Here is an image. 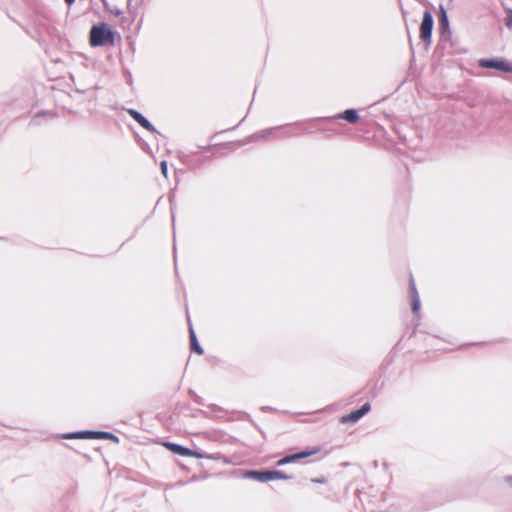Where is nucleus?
<instances>
[{"mask_svg":"<svg viewBox=\"0 0 512 512\" xmlns=\"http://www.w3.org/2000/svg\"><path fill=\"white\" fill-rule=\"evenodd\" d=\"M114 37L112 30L104 23L93 26L90 31V44L93 47L102 46L107 43L113 44Z\"/></svg>","mask_w":512,"mask_h":512,"instance_id":"nucleus-1","label":"nucleus"},{"mask_svg":"<svg viewBox=\"0 0 512 512\" xmlns=\"http://www.w3.org/2000/svg\"><path fill=\"white\" fill-rule=\"evenodd\" d=\"M245 477L252 478L258 481H270L276 479H289L290 477L285 475L281 471H248Z\"/></svg>","mask_w":512,"mask_h":512,"instance_id":"nucleus-2","label":"nucleus"},{"mask_svg":"<svg viewBox=\"0 0 512 512\" xmlns=\"http://www.w3.org/2000/svg\"><path fill=\"white\" fill-rule=\"evenodd\" d=\"M433 25L434 20L432 14L429 11H425L420 25V38L427 44H430L431 42Z\"/></svg>","mask_w":512,"mask_h":512,"instance_id":"nucleus-3","label":"nucleus"},{"mask_svg":"<svg viewBox=\"0 0 512 512\" xmlns=\"http://www.w3.org/2000/svg\"><path fill=\"white\" fill-rule=\"evenodd\" d=\"M479 65L483 68L497 69L503 72H512V65L505 60L481 59Z\"/></svg>","mask_w":512,"mask_h":512,"instance_id":"nucleus-4","label":"nucleus"},{"mask_svg":"<svg viewBox=\"0 0 512 512\" xmlns=\"http://www.w3.org/2000/svg\"><path fill=\"white\" fill-rule=\"evenodd\" d=\"M318 451H319V449L315 448V449H310V450L302 451L300 453L288 455V456L280 459L277 462V465L281 466V465H285V464H288V463L295 462L297 460H300V459L312 456V455L316 454Z\"/></svg>","mask_w":512,"mask_h":512,"instance_id":"nucleus-5","label":"nucleus"},{"mask_svg":"<svg viewBox=\"0 0 512 512\" xmlns=\"http://www.w3.org/2000/svg\"><path fill=\"white\" fill-rule=\"evenodd\" d=\"M370 410V405L368 403L364 404L360 409L351 412L348 415H345L341 418L342 423L347 422H357L360 418H362L368 411Z\"/></svg>","mask_w":512,"mask_h":512,"instance_id":"nucleus-6","label":"nucleus"},{"mask_svg":"<svg viewBox=\"0 0 512 512\" xmlns=\"http://www.w3.org/2000/svg\"><path fill=\"white\" fill-rule=\"evenodd\" d=\"M95 435L97 438H104V439H115V436L108 432H83V433H77V434H69L66 436V438H81L85 435Z\"/></svg>","mask_w":512,"mask_h":512,"instance_id":"nucleus-7","label":"nucleus"},{"mask_svg":"<svg viewBox=\"0 0 512 512\" xmlns=\"http://www.w3.org/2000/svg\"><path fill=\"white\" fill-rule=\"evenodd\" d=\"M129 114L132 116V118L135 121H137L145 129L150 130V131L154 130L151 123L136 110H132V109L129 110Z\"/></svg>","mask_w":512,"mask_h":512,"instance_id":"nucleus-8","label":"nucleus"},{"mask_svg":"<svg viewBox=\"0 0 512 512\" xmlns=\"http://www.w3.org/2000/svg\"><path fill=\"white\" fill-rule=\"evenodd\" d=\"M164 446L167 447L170 451H172L178 455H181V456H188L189 454H192L190 449L183 447L181 445L175 444V443L168 442V443H165Z\"/></svg>","mask_w":512,"mask_h":512,"instance_id":"nucleus-9","label":"nucleus"},{"mask_svg":"<svg viewBox=\"0 0 512 512\" xmlns=\"http://www.w3.org/2000/svg\"><path fill=\"white\" fill-rule=\"evenodd\" d=\"M410 291H411V296H412V299H413V311L414 312H417L419 310V307H420V301H419V298H418V294L416 292V288H415V284H414V281L413 279H411V282H410Z\"/></svg>","mask_w":512,"mask_h":512,"instance_id":"nucleus-10","label":"nucleus"},{"mask_svg":"<svg viewBox=\"0 0 512 512\" xmlns=\"http://www.w3.org/2000/svg\"><path fill=\"white\" fill-rule=\"evenodd\" d=\"M190 341H191V348H192V350L195 351L198 354H202L203 350L200 347V345H199V343L197 341L195 332H194V330L191 327H190Z\"/></svg>","mask_w":512,"mask_h":512,"instance_id":"nucleus-11","label":"nucleus"},{"mask_svg":"<svg viewBox=\"0 0 512 512\" xmlns=\"http://www.w3.org/2000/svg\"><path fill=\"white\" fill-rule=\"evenodd\" d=\"M343 118L350 123H354L358 119L357 111L353 109L346 110L343 114Z\"/></svg>","mask_w":512,"mask_h":512,"instance_id":"nucleus-12","label":"nucleus"},{"mask_svg":"<svg viewBox=\"0 0 512 512\" xmlns=\"http://www.w3.org/2000/svg\"><path fill=\"white\" fill-rule=\"evenodd\" d=\"M440 12H441V18H440V25L441 28L447 30L449 28V21L446 14V11L443 6H440Z\"/></svg>","mask_w":512,"mask_h":512,"instance_id":"nucleus-13","label":"nucleus"},{"mask_svg":"<svg viewBox=\"0 0 512 512\" xmlns=\"http://www.w3.org/2000/svg\"><path fill=\"white\" fill-rule=\"evenodd\" d=\"M505 24L509 29H512V10H507Z\"/></svg>","mask_w":512,"mask_h":512,"instance_id":"nucleus-14","label":"nucleus"},{"mask_svg":"<svg viewBox=\"0 0 512 512\" xmlns=\"http://www.w3.org/2000/svg\"><path fill=\"white\" fill-rule=\"evenodd\" d=\"M161 171H162V174L165 177H167V162L166 161L161 162Z\"/></svg>","mask_w":512,"mask_h":512,"instance_id":"nucleus-15","label":"nucleus"},{"mask_svg":"<svg viewBox=\"0 0 512 512\" xmlns=\"http://www.w3.org/2000/svg\"><path fill=\"white\" fill-rule=\"evenodd\" d=\"M191 453L192 454H189L188 456L195 457V458H203L204 457L201 453L194 451V450H191Z\"/></svg>","mask_w":512,"mask_h":512,"instance_id":"nucleus-16","label":"nucleus"},{"mask_svg":"<svg viewBox=\"0 0 512 512\" xmlns=\"http://www.w3.org/2000/svg\"><path fill=\"white\" fill-rule=\"evenodd\" d=\"M111 13H113L114 15L116 16H119L121 15L122 11L118 8H112V9H109Z\"/></svg>","mask_w":512,"mask_h":512,"instance_id":"nucleus-17","label":"nucleus"},{"mask_svg":"<svg viewBox=\"0 0 512 512\" xmlns=\"http://www.w3.org/2000/svg\"><path fill=\"white\" fill-rule=\"evenodd\" d=\"M313 482H316V483H324L325 482V479L324 478H321V479H312Z\"/></svg>","mask_w":512,"mask_h":512,"instance_id":"nucleus-18","label":"nucleus"},{"mask_svg":"<svg viewBox=\"0 0 512 512\" xmlns=\"http://www.w3.org/2000/svg\"><path fill=\"white\" fill-rule=\"evenodd\" d=\"M105 8L109 9L107 0H101Z\"/></svg>","mask_w":512,"mask_h":512,"instance_id":"nucleus-19","label":"nucleus"},{"mask_svg":"<svg viewBox=\"0 0 512 512\" xmlns=\"http://www.w3.org/2000/svg\"><path fill=\"white\" fill-rule=\"evenodd\" d=\"M65 2L69 5L73 4L75 2V0H65Z\"/></svg>","mask_w":512,"mask_h":512,"instance_id":"nucleus-20","label":"nucleus"},{"mask_svg":"<svg viewBox=\"0 0 512 512\" xmlns=\"http://www.w3.org/2000/svg\"><path fill=\"white\" fill-rule=\"evenodd\" d=\"M130 5V0H128V6Z\"/></svg>","mask_w":512,"mask_h":512,"instance_id":"nucleus-21","label":"nucleus"}]
</instances>
